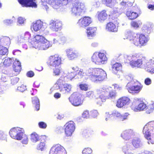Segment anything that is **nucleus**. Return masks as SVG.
<instances>
[{
  "instance_id": "1",
  "label": "nucleus",
  "mask_w": 154,
  "mask_h": 154,
  "mask_svg": "<svg viewBox=\"0 0 154 154\" xmlns=\"http://www.w3.org/2000/svg\"><path fill=\"white\" fill-rule=\"evenodd\" d=\"M71 68L73 71L67 73V78L70 80L73 79H79L84 77L86 79L88 78L85 76H88L92 82L97 83L103 81L106 76L105 71L100 68H90L87 70L86 72L77 66L72 67Z\"/></svg>"
},
{
  "instance_id": "2",
  "label": "nucleus",
  "mask_w": 154,
  "mask_h": 154,
  "mask_svg": "<svg viewBox=\"0 0 154 154\" xmlns=\"http://www.w3.org/2000/svg\"><path fill=\"white\" fill-rule=\"evenodd\" d=\"M124 57L130 61V65L132 67L143 68L148 72L154 73L153 58L147 60L145 57L136 53L125 55Z\"/></svg>"
},
{
  "instance_id": "3",
  "label": "nucleus",
  "mask_w": 154,
  "mask_h": 154,
  "mask_svg": "<svg viewBox=\"0 0 154 154\" xmlns=\"http://www.w3.org/2000/svg\"><path fill=\"white\" fill-rule=\"evenodd\" d=\"M124 39H127L136 46H140L145 45L149 40L147 37L143 34L135 33L131 31H127L125 34Z\"/></svg>"
},
{
  "instance_id": "4",
  "label": "nucleus",
  "mask_w": 154,
  "mask_h": 154,
  "mask_svg": "<svg viewBox=\"0 0 154 154\" xmlns=\"http://www.w3.org/2000/svg\"><path fill=\"white\" fill-rule=\"evenodd\" d=\"M9 133L12 138L21 140V142L23 144H27L28 142V137L24 134L23 128L18 127H14L11 129Z\"/></svg>"
},
{
  "instance_id": "5",
  "label": "nucleus",
  "mask_w": 154,
  "mask_h": 154,
  "mask_svg": "<svg viewBox=\"0 0 154 154\" xmlns=\"http://www.w3.org/2000/svg\"><path fill=\"white\" fill-rule=\"evenodd\" d=\"M143 133L145 137L148 140V144H153L154 142V121L149 122L144 126Z\"/></svg>"
},
{
  "instance_id": "6",
  "label": "nucleus",
  "mask_w": 154,
  "mask_h": 154,
  "mask_svg": "<svg viewBox=\"0 0 154 154\" xmlns=\"http://www.w3.org/2000/svg\"><path fill=\"white\" fill-rule=\"evenodd\" d=\"M107 60L108 58L106 54L102 52H95L91 57L92 62L97 65L106 64Z\"/></svg>"
},
{
  "instance_id": "7",
  "label": "nucleus",
  "mask_w": 154,
  "mask_h": 154,
  "mask_svg": "<svg viewBox=\"0 0 154 154\" xmlns=\"http://www.w3.org/2000/svg\"><path fill=\"white\" fill-rule=\"evenodd\" d=\"M84 4L81 2H77L72 4L70 12L72 15L74 16H80L84 11Z\"/></svg>"
},
{
  "instance_id": "8",
  "label": "nucleus",
  "mask_w": 154,
  "mask_h": 154,
  "mask_svg": "<svg viewBox=\"0 0 154 154\" xmlns=\"http://www.w3.org/2000/svg\"><path fill=\"white\" fill-rule=\"evenodd\" d=\"M61 63V58L57 54L50 56L47 61L48 65L51 68L58 67Z\"/></svg>"
},
{
  "instance_id": "9",
  "label": "nucleus",
  "mask_w": 154,
  "mask_h": 154,
  "mask_svg": "<svg viewBox=\"0 0 154 154\" xmlns=\"http://www.w3.org/2000/svg\"><path fill=\"white\" fill-rule=\"evenodd\" d=\"M111 88V87L105 86L97 90V94H100L99 98L102 102H104L106 100L109 99V96L107 94Z\"/></svg>"
},
{
  "instance_id": "10",
  "label": "nucleus",
  "mask_w": 154,
  "mask_h": 154,
  "mask_svg": "<svg viewBox=\"0 0 154 154\" xmlns=\"http://www.w3.org/2000/svg\"><path fill=\"white\" fill-rule=\"evenodd\" d=\"M82 95L79 93L74 92L69 97V100L71 104L75 106H78L82 104L83 100L81 97Z\"/></svg>"
},
{
  "instance_id": "11",
  "label": "nucleus",
  "mask_w": 154,
  "mask_h": 154,
  "mask_svg": "<svg viewBox=\"0 0 154 154\" xmlns=\"http://www.w3.org/2000/svg\"><path fill=\"white\" fill-rule=\"evenodd\" d=\"M49 28L51 31L57 32L62 29V22L58 20H52L49 22Z\"/></svg>"
},
{
  "instance_id": "12",
  "label": "nucleus",
  "mask_w": 154,
  "mask_h": 154,
  "mask_svg": "<svg viewBox=\"0 0 154 154\" xmlns=\"http://www.w3.org/2000/svg\"><path fill=\"white\" fill-rule=\"evenodd\" d=\"M65 133L67 136H71L75 129V124L73 121L66 123L64 126Z\"/></svg>"
},
{
  "instance_id": "13",
  "label": "nucleus",
  "mask_w": 154,
  "mask_h": 154,
  "mask_svg": "<svg viewBox=\"0 0 154 154\" xmlns=\"http://www.w3.org/2000/svg\"><path fill=\"white\" fill-rule=\"evenodd\" d=\"M35 45L32 44V47L39 50H46L49 47L52 46L50 42L47 39L44 40L41 43H35Z\"/></svg>"
},
{
  "instance_id": "14",
  "label": "nucleus",
  "mask_w": 154,
  "mask_h": 154,
  "mask_svg": "<svg viewBox=\"0 0 154 154\" xmlns=\"http://www.w3.org/2000/svg\"><path fill=\"white\" fill-rule=\"evenodd\" d=\"M64 147L60 145L53 146L51 149L49 154H66Z\"/></svg>"
},
{
  "instance_id": "15",
  "label": "nucleus",
  "mask_w": 154,
  "mask_h": 154,
  "mask_svg": "<svg viewBox=\"0 0 154 154\" xmlns=\"http://www.w3.org/2000/svg\"><path fill=\"white\" fill-rule=\"evenodd\" d=\"M92 22L91 19L90 17H85L79 19L77 24L79 27L84 28L88 26Z\"/></svg>"
},
{
  "instance_id": "16",
  "label": "nucleus",
  "mask_w": 154,
  "mask_h": 154,
  "mask_svg": "<svg viewBox=\"0 0 154 154\" xmlns=\"http://www.w3.org/2000/svg\"><path fill=\"white\" fill-rule=\"evenodd\" d=\"M68 74L66 73H64L63 72V76H61L57 80L56 83L54 85V87L56 88L57 89H58L60 90L61 89L64 85V84H66V79L68 78ZM68 79H69L68 78Z\"/></svg>"
},
{
  "instance_id": "17",
  "label": "nucleus",
  "mask_w": 154,
  "mask_h": 154,
  "mask_svg": "<svg viewBox=\"0 0 154 154\" xmlns=\"http://www.w3.org/2000/svg\"><path fill=\"white\" fill-rule=\"evenodd\" d=\"M129 84H127L126 89L131 93H138L140 92L143 88V85L140 83H139L137 85H134L133 86H130Z\"/></svg>"
},
{
  "instance_id": "18",
  "label": "nucleus",
  "mask_w": 154,
  "mask_h": 154,
  "mask_svg": "<svg viewBox=\"0 0 154 154\" xmlns=\"http://www.w3.org/2000/svg\"><path fill=\"white\" fill-rule=\"evenodd\" d=\"M134 134V132L133 130L128 129L124 131L121 136L123 139L128 140L133 138Z\"/></svg>"
},
{
  "instance_id": "19",
  "label": "nucleus",
  "mask_w": 154,
  "mask_h": 154,
  "mask_svg": "<svg viewBox=\"0 0 154 154\" xmlns=\"http://www.w3.org/2000/svg\"><path fill=\"white\" fill-rule=\"evenodd\" d=\"M18 2L23 7H32L36 8L37 5L35 0H18Z\"/></svg>"
},
{
  "instance_id": "20",
  "label": "nucleus",
  "mask_w": 154,
  "mask_h": 154,
  "mask_svg": "<svg viewBox=\"0 0 154 154\" xmlns=\"http://www.w3.org/2000/svg\"><path fill=\"white\" fill-rule=\"evenodd\" d=\"M31 34L29 32H26L25 33L20 36L18 39V41L20 43L27 42L31 47V40L29 39Z\"/></svg>"
},
{
  "instance_id": "21",
  "label": "nucleus",
  "mask_w": 154,
  "mask_h": 154,
  "mask_svg": "<svg viewBox=\"0 0 154 154\" xmlns=\"http://www.w3.org/2000/svg\"><path fill=\"white\" fill-rule=\"evenodd\" d=\"M51 5L53 7L57 9L63 5H66L68 3V0H52Z\"/></svg>"
},
{
  "instance_id": "22",
  "label": "nucleus",
  "mask_w": 154,
  "mask_h": 154,
  "mask_svg": "<svg viewBox=\"0 0 154 154\" xmlns=\"http://www.w3.org/2000/svg\"><path fill=\"white\" fill-rule=\"evenodd\" d=\"M66 51L68 58L70 60H74L80 56V54L78 52L72 49H67Z\"/></svg>"
},
{
  "instance_id": "23",
  "label": "nucleus",
  "mask_w": 154,
  "mask_h": 154,
  "mask_svg": "<svg viewBox=\"0 0 154 154\" xmlns=\"http://www.w3.org/2000/svg\"><path fill=\"white\" fill-rule=\"evenodd\" d=\"M134 101L136 102L137 104L139 105L138 106H135L132 109L134 111L137 112L143 110L146 107V104L141 101L140 99L136 98Z\"/></svg>"
},
{
  "instance_id": "24",
  "label": "nucleus",
  "mask_w": 154,
  "mask_h": 154,
  "mask_svg": "<svg viewBox=\"0 0 154 154\" xmlns=\"http://www.w3.org/2000/svg\"><path fill=\"white\" fill-rule=\"evenodd\" d=\"M111 70L114 74H116L122 68L121 64L120 63H114V61L112 60L111 63Z\"/></svg>"
},
{
  "instance_id": "25",
  "label": "nucleus",
  "mask_w": 154,
  "mask_h": 154,
  "mask_svg": "<svg viewBox=\"0 0 154 154\" xmlns=\"http://www.w3.org/2000/svg\"><path fill=\"white\" fill-rule=\"evenodd\" d=\"M97 28L95 27H88L86 30L87 36L89 39H91L96 35Z\"/></svg>"
},
{
  "instance_id": "26",
  "label": "nucleus",
  "mask_w": 154,
  "mask_h": 154,
  "mask_svg": "<svg viewBox=\"0 0 154 154\" xmlns=\"http://www.w3.org/2000/svg\"><path fill=\"white\" fill-rule=\"evenodd\" d=\"M132 143L133 146L136 148L141 147L143 145V143L141 139L138 137L133 139Z\"/></svg>"
},
{
  "instance_id": "27",
  "label": "nucleus",
  "mask_w": 154,
  "mask_h": 154,
  "mask_svg": "<svg viewBox=\"0 0 154 154\" xmlns=\"http://www.w3.org/2000/svg\"><path fill=\"white\" fill-rule=\"evenodd\" d=\"M72 86L68 83L64 84V85L60 90L63 94H68L70 93L71 91Z\"/></svg>"
},
{
  "instance_id": "28",
  "label": "nucleus",
  "mask_w": 154,
  "mask_h": 154,
  "mask_svg": "<svg viewBox=\"0 0 154 154\" xmlns=\"http://www.w3.org/2000/svg\"><path fill=\"white\" fill-rule=\"evenodd\" d=\"M43 23L40 20H38L35 23H33L31 26V29H33L35 31L39 30L43 26Z\"/></svg>"
},
{
  "instance_id": "29",
  "label": "nucleus",
  "mask_w": 154,
  "mask_h": 154,
  "mask_svg": "<svg viewBox=\"0 0 154 154\" xmlns=\"http://www.w3.org/2000/svg\"><path fill=\"white\" fill-rule=\"evenodd\" d=\"M13 67L15 72H16V74H19L21 69V63L19 61L16 59L13 63Z\"/></svg>"
},
{
  "instance_id": "30",
  "label": "nucleus",
  "mask_w": 154,
  "mask_h": 154,
  "mask_svg": "<svg viewBox=\"0 0 154 154\" xmlns=\"http://www.w3.org/2000/svg\"><path fill=\"white\" fill-rule=\"evenodd\" d=\"M46 39L42 35H36L34 38V40L35 42L32 41L31 43V47H32V44L35 45V43H41Z\"/></svg>"
},
{
  "instance_id": "31",
  "label": "nucleus",
  "mask_w": 154,
  "mask_h": 154,
  "mask_svg": "<svg viewBox=\"0 0 154 154\" xmlns=\"http://www.w3.org/2000/svg\"><path fill=\"white\" fill-rule=\"evenodd\" d=\"M106 29L108 31L116 32L118 31V27L113 23L109 22L107 24Z\"/></svg>"
},
{
  "instance_id": "32",
  "label": "nucleus",
  "mask_w": 154,
  "mask_h": 154,
  "mask_svg": "<svg viewBox=\"0 0 154 154\" xmlns=\"http://www.w3.org/2000/svg\"><path fill=\"white\" fill-rule=\"evenodd\" d=\"M2 60L3 61L0 64L1 66H2L3 64L5 66H8L11 65L12 63L14 61V60H13V58L5 57Z\"/></svg>"
},
{
  "instance_id": "33",
  "label": "nucleus",
  "mask_w": 154,
  "mask_h": 154,
  "mask_svg": "<svg viewBox=\"0 0 154 154\" xmlns=\"http://www.w3.org/2000/svg\"><path fill=\"white\" fill-rule=\"evenodd\" d=\"M151 24L147 23L143 25L142 28V30L143 32L149 34L151 32Z\"/></svg>"
},
{
  "instance_id": "34",
  "label": "nucleus",
  "mask_w": 154,
  "mask_h": 154,
  "mask_svg": "<svg viewBox=\"0 0 154 154\" xmlns=\"http://www.w3.org/2000/svg\"><path fill=\"white\" fill-rule=\"evenodd\" d=\"M132 145L131 143H128L123 147L122 150L125 154H131V151L133 149Z\"/></svg>"
},
{
  "instance_id": "35",
  "label": "nucleus",
  "mask_w": 154,
  "mask_h": 154,
  "mask_svg": "<svg viewBox=\"0 0 154 154\" xmlns=\"http://www.w3.org/2000/svg\"><path fill=\"white\" fill-rule=\"evenodd\" d=\"M30 140L32 143H36L39 141L40 137L36 133L34 132L30 135Z\"/></svg>"
},
{
  "instance_id": "36",
  "label": "nucleus",
  "mask_w": 154,
  "mask_h": 154,
  "mask_svg": "<svg viewBox=\"0 0 154 154\" xmlns=\"http://www.w3.org/2000/svg\"><path fill=\"white\" fill-rule=\"evenodd\" d=\"M102 2L106 6L111 8H113L116 3L115 0H102Z\"/></svg>"
},
{
  "instance_id": "37",
  "label": "nucleus",
  "mask_w": 154,
  "mask_h": 154,
  "mask_svg": "<svg viewBox=\"0 0 154 154\" xmlns=\"http://www.w3.org/2000/svg\"><path fill=\"white\" fill-rule=\"evenodd\" d=\"M126 15L129 19L134 20L136 19L138 16L137 13L132 11H128L126 12Z\"/></svg>"
},
{
  "instance_id": "38",
  "label": "nucleus",
  "mask_w": 154,
  "mask_h": 154,
  "mask_svg": "<svg viewBox=\"0 0 154 154\" xmlns=\"http://www.w3.org/2000/svg\"><path fill=\"white\" fill-rule=\"evenodd\" d=\"M107 14L105 10L100 12L98 14V19L99 21H104L107 18Z\"/></svg>"
},
{
  "instance_id": "39",
  "label": "nucleus",
  "mask_w": 154,
  "mask_h": 154,
  "mask_svg": "<svg viewBox=\"0 0 154 154\" xmlns=\"http://www.w3.org/2000/svg\"><path fill=\"white\" fill-rule=\"evenodd\" d=\"M32 101L33 104L36 108L37 111L39 109L40 103L39 101L38 98L36 97L32 98Z\"/></svg>"
},
{
  "instance_id": "40",
  "label": "nucleus",
  "mask_w": 154,
  "mask_h": 154,
  "mask_svg": "<svg viewBox=\"0 0 154 154\" xmlns=\"http://www.w3.org/2000/svg\"><path fill=\"white\" fill-rule=\"evenodd\" d=\"M2 45L9 46L11 44V40L8 36H2Z\"/></svg>"
},
{
  "instance_id": "41",
  "label": "nucleus",
  "mask_w": 154,
  "mask_h": 154,
  "mask_svg": "<svg viewBox=\"0 0 154 154\" xmlns=\"http://www.w3.org/2000/svg\"><path fill=\"white\" fill-rule=\"evenodd\" d=\"M106 114L107 116H109V117H111L113 116L114 117H119L120 119L121 116V114L119 112L116 111H114L112 113L106 112Z\"/></svg>"
},
{
  "instance_id": "42",
  "label": "nucleus",
  "mask_w": 154,
  "mask_h": 154,
  "mask_svg": "<svg viewBox=\"0 0 154 154\" xmlns=\"http://www.w3.org/2000/svg\"><path fill=\"white\" fill-rule=\"evenodd\" d=\"M92 133L91 131L87 130H83L82 133V136L86 139H87L92 135Z\"/></svg>"
},
{
  "instance_id": "43",
  "label": "nucleus",
  "mask_w": 154,
  "mask_h": 154,
  "mask_svg": "<svg viewBox=\"0 0 154 154\" xmlns=\"http://www.w3.org/2000/svg\"><path fill=\"white\" fill-rule=\"evenodd\" d=\"M57 68L56 67L53 69V75L54 76L59 75L62 71V68L59 67Z\"/></svg>"
},
{
  "instance_id": "44",
  "label": "nucleus",
  "mask_w": 154,
  "mask_h": 154,
  "mask_svg": "<svg viewBox=\"0 0 154 154\" xmlns=\"http://www.w3.org/2000/svg\"><path fill=\"white\" fill-rule=\"evenodd\" d=\"M45 147V141L41 140L39 144L37 146V149L39 150L42 151Z\"/></svg>"
},
{
  "instance_id": "45",
  "label": "nucleus",
  "mask_w": 154,
  "mask_h": 154,
  "mask_svg": "<svg viewBox=\"0 0 154 154\" xmlns=\"http://www.w3.org/2000/svg\"><path fill=\"white\" fill-rule=\"evenodd\" d=\"M8 51V50L6 47L2 46L0 49V59L2 58L3 55L6 54Z\"/></svg>"
},
{
  "instance_id": "46",
  "label": "nucleus",
  "mask_w": 154,
  "mask_h": 154,
  "mask_svg": "<svg viewBox=\"0 0 154 154\" xmlns=\"http://www.w3.org/2000/svg\"><path fill=\"white\" fill-rule=\"evenodd\" d=\"M142 24V23L141 21L139 20L137 21H133L131 23V26L135 28L139 27V26L141 25Z\"/></svg>"
},
{
  "instance_id": "47",
  "label": "nucleus",
  "mask_w": 154,
  "mask_h": 154,
  "mask_svg": "<svg viewBox=\"0 0 154 154\" xmlns=\"http://www.w3.org/2000/svg\"><path fill=\"white\" fill-rule=\"evenodd\" d=\"M89 86L86 84H81L79 85V87L82 91H87L88 90Z\"/></svg>"
},
{
  "instance_id": "48",
  "label": "nucleus",
  "mask_w": 154,
  "mask_h": 154,
  "mask_svg": "<svg viewBox=\"0 0 154 154\" xmlns=\"http://www.w3.org/2000/svg\"><path fill=\"white\" fill-rule=\"evenodd\" d=\"M122 98H120L117 101L116 106L119 108H122L125 106Z\"/></svg>"
},
{
  "instance_id": "49",
  "label": "nucleus",
  "mask_w": 154,
  "mask_h": 154,
  "mask_svg": "<svg viewBox=\"0 0 154 154\" xmlns=\"http://www.w3.org/2000/svg\"><path fill=\"white\" fill-rule=\"evenodd\" d=\"M25 21V19L24 18L21 17H18L17 20V25L18 26L22 25L24 24Z\"/></svg>"
},
{
  "instance_id": "50",
  "label": "nucleus",
  "mask_w": 154,
  "mask_h": 154,
  "mask_svg": "<svg viewBox=\"0 0 154 154\" xmlns=\"http://www.w3.org/2000/svg\"><path fill=\"white\" fill-rule=\"evenodd\" d=\"M92 150L90 148H85L82 151L83 154H92Z\"/></svg>"
},
{
  "instance_id": "51",
  "label": "nucleus",
  "mask_w": 154,
  "mask_h": 154,
  "mask_svg": "<svg viewBox=\"0 0 154 154\" xmlns=\"http://www.w3.org/2000/svg\"><path fill=\"white\" fill-rule=\"evenodd\" d=\"M125 106L128 105L130 102V99L127 97H122Z\"/></svg>"
},
{
  "instance_id": "52",
  "label": "nucleus",
  "mask_w": 154,
  "mask_h": 154,
  "mask_svg": "<svg viewBox=\"0 0 154 154\" xmlns=\"http://www.w3.org/2000/svg\"><path fill=\"white\" fill-rule=\"evenodd\" d=\"M94 93L93 91H90L87 92L86 93L85 95L86 97H88L91 99L94 98Z\"/></svg>"
},
{
  "instance_id": "53",
  "label": "nucleus",
  "mask_w": 154,
  "mask_h": 154,
  "mask_svg": "<svg viewBox=\"0 0 154 154\" xmlns=\"http://www.w3.org/2000/svg\"><path fill=\"white\" fill-rule=\"evenodd\" d=\"M110 89L109 91L108 92V95L109 96V99L114 97L116 95L115 92L114 91H111V89Z\"/></svg>"
},
{
  "instance_id": "54",
  "label": "nucleus",
  "mask_w": 154,
  "mask_h": 154,
  "mask_svg": "<svg viewBox=\"0 0 154 154\" xmlns=\"http://www.w3.org/2000/svg\"><path fill=\"white\" fill-rule=\"evenodd\" d=\"M26 89V86L23 85L19 86L17 88V90L21 92H23Z\"/></svg>"
},
{
  "instance_id": "55",
  "label": "nucleus",
  "mask_w": 154,
  "mask_h": 154,
  "mask_svg": "<svg viewBox=\"0 0 154 154\" xmlns=\"http://www.w3.org/2000/svg\"><path fill=\"white\" fill-rule=\"evenodd\" d=\"M38 126L40 128L45 129L47 127L46 124L43 122H39L38 123Z\"/></svg>"
},
{
  "instance_id": "56",
  "label": "nucleus",
  "mask_w": 154,
  "mask_h": 154,
  "mask_svg": "<svg viewBox=\"0 0 154 154\" xmlns=\"http://www.w3.org/2000/svg\"><path fill=\"white\" fill-rule=\"evenodd\" d=\"M148 108L149 110V112L147 110V113H149L151 112L154 109V102L152 104H150L148 107Z\"/></svg>"
},
{
  "instance_id": "57",
  "label": "nucleus",
  "mask_w": 154,
  "mask_h": 154,
  "mask_svg": "<svg viewBox=\"0 0 154 154\" xmlns=\"http://www.w3.org/2000/svg\"><path fill=\"white\" fill-rule=\"evenodd\" d=\"M139 83L136 80L133 79L132 78L131 81L128 82L127 84H130V86H133L134 85H135V84H138Z\"/></svg>"
},
{
  "instance_id": "58",
  "label": "nucleus",
  "mask_w": 154,
  "mask_h": 154,
  "mask_svg": "<svg viewBox=\"0 0 154 154\" xmlns=\"http://www.w3.org/2000/svg\"><path fill=\"white\" fill-rule=\"evenodd\" d=\"M82 117L84 118H89V115L88 110H86L84 111L82 114Z\"/></svg>"
},
{
  "instance_id": "59",
  "label": "nucleus",
  "mask_w": 154,
  "mask_h": 154,
  "mask_svg": "<svg viewBox=\"0 0 154 154\" xmlns=\"http://www.w3.org/2000/svg\"><path fill=\"white\" fill-rule=\"evenodd\" d=\"M8 79V77L7 75L4 74L2 75L1 79L2 81L4 82H5L7 81Z\"/></svg>"
},
{
  "instance_id": "60",
  "label": "nucleus",
  "mask_w": 154,
  "mask_h": 154,
  "mask_svg": "<svg viewBox=\"0 0 154 154\" xmlns=\"http://www.w3.org/2000/svg\"><path fill=\"white\" fill-rule=\"evenodd\" d=\"M4 23L7 25H9L13 23V20L11 19H6L3 20Z\"/></svg>"
},
{
  "instance_id": "61",
  "label": "nucleus",
  "mask_w": 154,
  "mask_h": 154,
  "mask_svg": "<svg viewBox=\"0 0 154 154\" xmlns=\"http://www.w3.org/2000/svg\"><path fill=\"white\" fill-rule=\"evenodd\" d=\"M19 79L17 77H14L11 79V83L12 85H14L16 84L18 81Z\"/></svg>"
},
{
  "instance_id": "62",
  "label": "nucleus",
  "mask_w": 154,
  "mask_h": 154,
  "mask_svg": "<svg viewBox=\"0 0 154 154\" xmlns=\"http://www.w3.org/2000/svg\"><path fill=\"white\" fill-rule=\"evenodd\" d=\"M129 115V114L127 112L125 113L122 115H121L120 119L122 121H123L124 120L127 119Z\"/></svg>"
},
{
  "instance_id": "63",
  "label": "nucleus",
  "mask_w": 154,
  "mask_h": 154,
  "mask_svg": "<svg viewBox=\"0 0 154 154\" xmlns=\"http://www.w3.org/2000/svg\"><path fill=\"white\" fill-rule=\"evenodd\" d=\"M91 116L94 118L97 116L98 115V113L97 110H93L91 111Z\"/></svg>"
},
{
  "instance_id": "64",
  "label": "nucleus",
  "mask_w": 154,
  "mask_h": 154,
  "mask_svg": "<svg viewBox=\"0 0 154 154\" xmlns=\"http://www.w3.org/2000/svg\"><path fill=\"white\" fill-rule=\"evenodd\" d=\"M53 43L54 44H57L60 43V37H57L53 39Z\"/></svg>"
}]
</instances>
